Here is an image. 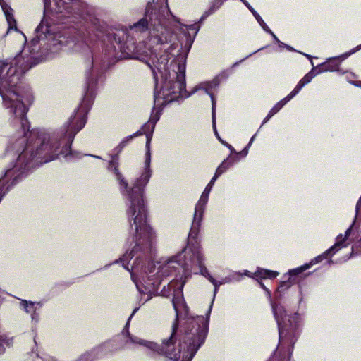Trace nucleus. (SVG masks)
<instances>
[{"mask_svg": "<svg viewBox=\"0 0 361 361\" xmlns=\"http://www.w3.org/2000/svg\"><path fill=\"white\" fill-rule=\"evenodd\" d=\"M259 25L263 28V30H265L267 32H271V30L268 27L267 25L265 23L264 21H263L262 24Z\"/></svg>", "mask_w": 361, "mask_h": 361, "instance_id": "cd10ccee", "label": "nucleus"}, {"mask_svg": "<svg viewBox=\"0 0 361 361\" xmlns=\"http://www.w3.org/2000/svg\"><path fill=\"white\" fill-rule=\"evenodd\" d=\"M39 302H28L26 300H21L20 305L27 313H33L35 312V305H39Z\"/></svg>", "mask_w": 361, "mask_h": 361, "instance_id": "aec40b11", "label": "nucleus"}, {"mask_svg": "<svg viewBox=\"0 0 361 361\" xmlns=\"http://www.w3.org/2000/svg\"><path fill=\"white\" fill-rule=\"evenodd\" d=\"M354 52H355V51H352L349 53L345 54L344 55L341 56V57H342L343 59H346L348 56H349L351 54H353Z\"/></svg>", "mask_w": 361, "mask_h": 361, "instance_id": "f704fd0d", "label": "nucleus"}, {"mask_svg": "<svg viewBox=\"0 0 361 361\" xmlns=\"http://www.w3.org/2000/svg\"><path fill=\"white\" fill-rule=\"evenodd\" d=\"M279 273L276 271L258 268L257 270L252 274L250 275L248 271H245V275L250 277L256 278L258 279H273L278 276Z\"/></svg>", "mask_w": 361, "mask_h": 361, "instance_id": "4468645a", "label": "nucleus"}, {"mask_svg": "<svg viewBox=\"0 0 361 361\" xmlns=\"http://www.w3.org/2000/svg\"><path fill=\"white\" fill-rule=\"evenodd\" d=\"M135 311H136V310H135L133 311V314H130V317H129L128 322H129L130 319H131V317H133V315L134 314V313L135 312ZM128 324V323H127V324Z\"/></svg>", "mask_w": 361, "mask_h": 361, "instance_id": "4c0bfd02", "label": "nucleus"}, {"mask_svg": "<svg viewBox=\"0 0 361 361\" xmlns=\"http://www.w3.org/2000/svg\"><path fill=\"white\" fill-rule=\"evenodd\" d=\"M245 5L248 3L246 0H240Z\"/></svg>", "mask_w": 361, "mask_h": 361, "instance_id": "79ce46f5", "label": "nucleus"}, {"mask_svg": "<svg viewBox=\"0 0 361 361\" xmlns=\"http://www.w3.org/2000/svg\"><path fill=\"white\" fill-rule=\"evenodd\" d=\"M305 56H306L307 57H308L309 59H311V58H312V56H310V55L305 54Z\"/></svg>", "mask_w": 361, "mask_h": 361, "instance_id": "a18cd8bd", "label": "nucleus"}, {"mask_svg": "<svg viewBox=\"0 0 361 361\" xmlns=\"http://www.w3.org/2000/svg\"><path fill=\"white\" fill-rule=\"evenodd\" d=\"M260 286L267 293V295L269 296V298H271V293L270 291L264 286V283H262V282L260 283Z\"/></svg>", "mask_w": 361, "mask_h": 361, "instance_id": "c756f323", "label": "nucleus"}, {"mask_svg": "<svg viewBox=\"0 0 361 361\" xmlns=\"http://www.w3.org/2000/svg\"><path fill=\"white\" fill-rule=\"evenodd\" d=\"M6 343V340L5 338L0 336V354L3 353L4 351V344Z\"/></svg>", "mask_w": 361, "mask_h": 361, "instance_id": "b1692460", "label": "nucleus"}, {"mask_svg": "<svg viewBox=\"0 0 361 361\" xmlns=\"http://www.w3.org/2000/svg\"><path fill=\"white\" fill-rule=\"evenodd\" d=\"M293 96H291V93H290L287 97L283 98L282 100L279 101L274 106V109H275L277 112L288 102H289Z\"/></svg>", "mask_w": 361, "mask_h": 361, "instance_id": "412c9836", "label": "nucleus"}, {"mask_svg": "<svg viewBox=\"0 0 361 361\" xmlns=\"http://www.w3.org/2000/svg\"><path fill=\"white\" fill-rule=\"evenodd\" d=\"M0 5L8 25L7 33L13 29L16 32V37L18 40L23 44L25 43L26 42V37L16 27V22L13 17V9L4 0H0Z\"/></svg>", "mask_w": 361, "mask_h": 361, "instance_id": "6e6552de", "label": "nucleus"}, {"mask_svg": "<svg viewBox=\"0 0 361 361\" xmlns=\"http://www.w3.org/2000/svg\"><path fill=\"white\" fill-rule=\"evenodd\" d=\"M180 28L181 30V32H184V29L182 25H180Z\"/></svg>", "mask_w": 361, "mask_h": 361, "instance_id": "37998d69", "label": "nucleus"}, {"mask_svg": "<svg viewBox=\"0 0 361 361\" xmlns=\"http://www.w3.org/2000/svg\"><path fill=\"white\" fill-rule=\"evenodd\" d=\"M277 113V111L274 109V107L270 110L268 115L265 118L264 123L267 122L269 119H270L275 114Z\"/></svg>", "mask_w": 361, "mask_h": 361, "instance_id": "5701e85b", "label": "nucleus"}, {"mask_svg": "<svg viewBox=\"0 0 361 361\" xmlns=\"http://www.w3.org/2000/svg\"><path fill=\"white\" fill-rule=\"evenodd\" d=\"M317 68L319 73L326 71H338V63L335 61L325 62L321 63Z\"/></svg>", "mask_w": 361, "mask_h": 361, "instance_id": "f3484780", "label": "nucleus"}, {"mask_svg": "<svg viewBox=\"0 0 361 361\" xmlns=\"http://www.w3.org/2000/svg\"><path fill=\"white\" fill-rule=\"evenodd\" d=\"M278 43L279 44V46H280V47H286V48H287L288 49H289V50H293V49H292L290 47H289V46H288V45H286V44H283V42H278Z\"/></svg>", "mask_w": 361, "mask_h": 361, "instance_id": "2f4dec72", "label": "nucleus"}, {"mask_svg": "<svg viewBox=\"0 0 361 361\" xmlns=\"http://www.w3.org/2000/svg\"><path fill=\"white\" fill-rule=\"evenodd\" d=\"M319 74L318 73V69L313 68L311 71H310L307 74H306L298 83L296 87L293 89V90L290 92L291 96L295 97L296 94L299 93L300 90L307 84H308L314 77L317 75Z\"/></svg>", "mask_w": 361, "mask_h": 361, "instance_id": "dca6fc26", "label": "nucleus"}, {"mask_svg": "<svg viewBox=\"0 0 361 361\" xmlns=\"http://www.w3.org/2000/svg\"><path fill=\"white\" fill-rule=\"evenodd\" d=\"M245 6L249 8V10L252 12V13H254V11H256L250 5L249 3H246Z\"/></svg>", "mask_w": 361, "mask_h": 361, "instance_id": "473e14b6", "label": "nucleus"}, {"mask_svg": "<svg viewBox=\"0 0 361 361\" xmlns=\"http://www.w3.org/2000/svg\"><path fill=\"white\" fill-rule=\"evenodd\" d=\"M319 74L318 73V69L313 68L311 71H310L307 74H306L298 83L296 87L293 89V90L290 92L291 96L295 97L296 94L299 93L300 90L307 84H308L314 77L317 75Z\"/></svg>", "mask_w": 361, "mask_h": 361, "instance_id": "2eb2a0df", "label": "nucleus"}, {"mask_svg": "<svg viewBox=\"0 0 361 361\" xmlns=\"http://www.w3.org/2000/svg\"><path fill=\"white\" fill-rule=\"evenodd\" d=\"M35 37L13 60H0V95L7 111L8 123L16 135L28 137L30 123L26 114L34 102L31 88L18 85L22 73L47 60L67 42L54 25L43 18L35 29Z\"/></svg>", "mask_w": 361, "mask_h": 361, "instance_id": "f03ea898", "label": "nucleus"}, {"mask_svg": "<svg viewBox=\"0 0 361 361\" xmlns=\"http://www.w3.org/2000/svg\"><path fill=\"white\" fill-rule=\"evenodd\" d=\"M361 204V197H360V200H359V202H357V209H358L359 207L360 206Z\"/></svg>", "mask_w": 361, "mask_h": 361, "instance_id": "e433bc0d", "label": "nucleus"}, {"mask_svg": "<svg viewBox=\"0 0 361 361\" xmlns=\"http://www.w3.org/2000/svg\"><path fill=\"white\" fill-rule=\"evenodd\" d=\"M157 116L151 117L149 121L143 126V132L146 134V154L144 166L140 175L134 180L130 185L123 176L119 173L118 164L111 161L109 169H114L116 180L118 183L119 190L124 198L126 207V216L130 225V231L135 234L136 245L130 253H125L120 261L123 268L130 271L128 263L133 257L135 250H141L144 252H151L157 242V235L152 227L147 221V211L144 202L145 188L152 176L151 154L149 144L152 139V133L154 130Z\"/></svg>", "mask_w": 361, "mask_h": 361, "instance_id": "7ed1b4c3", "label": "nucleus"}, {"mask_svg": "<svg viewBox=\"0 0 361 361\" xmlns=\"http://www.w3.org/2000/svg\"><path fill=\"white\" fill-rule=\"evenodd\" d=\"M216 85V83H214L213 82H202L200 85H197L195 87L193 88L192 91L191 92V94H194L198 90H203L205 93L208 94L211 97L212 103V123H213V128L215 131V133L216 135H218L216 126H215V109H216V101L212 93V89L213 87Z\"/></svg>", "mask_w": 361, "mask_h": 361, "instance_id": "9d476101", "label": "nucleus"}, {"mask_svg": "<svg viewBox=\"0 0 361 361\" xmlns=\"http://www.w3.org/2000/svg\"><path fill=\"white\" fill-rule=\"evenodd\" d=\"M226 145L230 148V149H231V151H233V150H234V149H233L231 145Z\"/></svg>", "mask_w": 361, "mask_h": 361, "instance_id": "ea45409f", "label": "nucleus"}, {"mask_svg": "<svg viewBox=\"0 0 361 361\" xmlns=\"http://www.w3.org/2000/svg\"><path fill=\"white\" fill-rule=\"evenodd\" d=\"M255 137V135H254V136H252V137H251V139H250V142H249V144H248L247 147H249L252 145V142L254 141Z\"/></svg>", "mask_w": 361, "mask_h": 361, "instance_id": "c9c22d12", "label": "nucleus"}, {"mask_svg": "<svg viewBox=\"0 0 361 361\" xmlns=\"http://www.w3.org/2000/svg\"><path fill=\"white\" fill-rule=\"evenodd\" d=\"M189 251H190L189 248H185L183 252H186V253H188Z\"/></svg>", "mask_w": 361, "mask_h": 361, "instance_id": "58836bf2", "label": "nucleus"}, {"mask_svg": "<svg viewBox=\"0 0 361 361\" xmlns=\"http://www.w3.org/2000/svg\"><path fill=\"white\" fill-rule=\"evenodd\" d=\"M269 33L273 37V38L274 39L275 41H276L277 42H280V41L279 40L277 37L275 35V34L271 30V32H269Z\"/></svg>", "mask_w": 361, "mask_h": 361, "instance_id": "72a5a7b5", "label": "nucleus"}, {"mask_svg": "<svg viewBox=\"0 0 361 361\" xmlns=\"http://www.w3.org/2000/svg\"><path fill=\"white\" fill-rule=\"evenodd\" d=\"M233 161L229 159L224 160L222 161V163L218 166L215 173L220 176L230 166H231L233 165Z\"/></svg>", "mask_w": 361, "mask_h": 361, "instance_id": "6ab92c4d", "label": "nucleus"}, {"mask_svg": "<svg viewBox=\"0 0 361 361\" xmlns=\"http://www.w3.org/2000/svg\"><path fill=\"white\" fill-rule=\"evenodd\" d=\"M245 5L248 3L246 0H240Z\"/></svg>", "mask_w": 361, "mask_h": 361, "instance_id": "a19ab883", "label": "nucleus"}, {"mask_svg": "<svg viewBox=\"0 0 361 361\" xmlns=\"http://www.w3.org/2000/svg\"><path fill=\"white\" fill-rule=\"evenodd\" d=\"M135 135L126 137L119 145L121 147H123L128 142H129Z\"/></svg>", "mask_w": 361, "mask_h": 361, "instance_id": "393cba45", "label": "nucleus"}, {"mask_svg": "<svg viewBox=\"0 0 361 361\" xmlns=\"http://www.w3.org/2000/svg\"><path fill=\"white\" fill-rule=\"evenodd\" d=\"M293 96H291V93H290L287 97L283 98L282 100L279 101L274 106V109H275L277 112L288 102H289Z\"/></svg>", "mask_w": 361, "mask_h": 361, "instance_id": "4be33fe9", "label": "nucleus"}, {"mask_svg": "<svg viewBox=\"0 0 361 361\" xmlns=\"http://www.w3.org/2000/svg\"><path fill=\"white\" fill-rule=\"evenodd\" d=\"M244 152H245V154H247V148H245V149H244Z\"/></svg>", "mask_w": 361, "mask_h": 361, "instance_id": "c03bdc74", "label": "nucleus"}, {"mask_svg": "<svg viewBox=\"0 0 361 361\" xmlns=\"http://www.w3.org/2000/svg\"><path fill=\"white\" fill-rule=\"evenodd\" d=\"M194 259L196 262H193L194 263H197L200 268V273L203 276L206 277L214 286V295L217 293L218 289L221 285L225 284L226 283H230L233 281L234 276H239L240 274H235L233 276H227L219 281L215 280V279L209 273L207 268L203 265V257L199 250H197L194 254Z\"/></svg>", "mask_w": 361, "mask_h": 361, "instance_id": "423d86ee", "label": "nucleus"}, {"mask_svg": "<svg viewBox=\"0 0 361 361\" xmlns=\"http://www.w3.org/2000/svg\"><path fill=\"white\" fill-rule=\"evenodd\" d=\"M212 187H213L212 185H211L208 183L202 193L209 195L212 190Z\"/></svg>", "mask_w": 361, "mask_h": 361, "instance_id": "bb28decb", "label": "nucleus"}, {"mask_svg": "<svg viewBox=\"0 0 361 361\" xmlns=\"http://www.w3.org/2000/svg\"><path fill=\"white\" fill-rule=\"evenodd\" d=\"M197 250L192 251L190 264L188 262L182 261L183 254L180 253L170 258L162 259L157 262L156 264H149L147 269L140 273L139 271V263L140 261L139 257H137L131 267V279L140 293L143 292V290L140 288L139 283L145 286L146 291L150 292L151 290L158 288L161 281L165 279L172 276L177 269L182 268L184 271V274L186 275L189 267L195 264L192 262H196L194 259L193 254Z\"/></svg>", "mask_w": 361, "mask_h": 361, "instance_id": "39448f33", "label": "nucleus"}, {"mask_svg": "<svg viewBox=\"0 0 361 361\" xmlns=\"http://www.w3.org/2000/svg\"><path fill=\"white\" fill-rule=\"evenodd\" d=\"M225 0H214L210 6V8L206 11L201 18V20H203L209 15L213 13L215 11L219 9L224 4Z\"/></svg>", "mask_w": 361, "mask_h": 361, "instance_id": "a211bd4d", "label": "nucleus"}, {"mask_svg": "<svg viewBox=\"0 0 361 361\" xmlns=\"http://www.w3.org/2000/svg\"><path fill=\"white\" fill-rule=\"evenodd\" d=\"M271 307L273 310L274 314L275 316V319L278 324L279 327V341L280 343H283V341L281 339V334H282V323L284 322L283 317L286 316L285 310L283 306L281 305H276L273 302H271Z\"/></svg>", "mask_w": 361, "mask_h": 361, "instance_id": "ddd939ff", "label": "nucleus"}, {"mask_svg": "<svg viewBox=\"0 0 361 361\" xmlns=\"http://www.w3.org/2000/svg\"><path fill=\"white\" fill-rule=\"evenodd\" d=\"M181 283L180 285V288L177 290H174L173 293V305L176 312V314H178V312L182 309L185 307V305L183 301V288L184 284L186 281V276L185 279L183 280V277L180 278Z\"/></svg>", "mask_w": 361, "mask_h": 361, "instance_id": "9b49d317", "label": "nucleus"}, {"mask_svg": "<svg viewBox=\"0 0 361 361\" xmlns=\"http://www.w3.org/2000/svg\"><path fill=\"white\" fill-rule=\"evenodd\" d=\"M180 22L169 10L168 0H152L145 16L130 27L133 34L143 39L135 47L137 58L152 70L156 85L161 90L154 95V105L159 107L181 97L185 92V61L192 39L185 33L173 37Z\"/></svg>", "mask_w": 361, "mask_h": 361, "instance_id": "f257e3e1", "label": "nucleus"}, {"mask_svg": "<svg viewBox=\"0 0 361 361\" xmlns=\"http://www.w3.org/2000/svg\"><path fill=\"white\" fill-rule=\"evenodd\" d=\"M309 268H310V264H305L300 267L290 269L288 273L290 277L288 279L287 281H283L281 283L278 291H280V289H283V288L285 289L288 288L294 283V280L292 277L302 274Z\"/></svg>", "mask_w": 361, "mask_h": 361, "instance_id": "f8f14e48", "label": "nucleus"}, {"mask_svg": "<svg viewBox=\"0 0 361 361\" xmlns=\"http://www.w3.org/2000/svg\"><path fill=\"white\" fill-rule=\"evenodd\" d=\"M138 135H142V133H140V134H138V133H137L136 134H135L134 135L135 136H137Z\"/></svg>", "mask_w": 361, "mask_h": 361, "instance_id": "49530a36", "label": "nucleus"}, {"mask_svg": "<svg viewBox=\"0 0 361 361\" xmlns=\"http://www.w3.org/2000/svg\"><path fill=\"white\" fill-rule=\"evenodd\" d=\"M114 342H109L105 344V347L107 348H114Z\"/></svg>", "mask_w": 361, "mask_h": 361, "instance_id": "7c9ffc66", "label": "nucleus"}, {"mask_svg": "<svg viewBox=\"0 0 361 361\" xmlns=\"http://www.w3.org/2000/svg\"><path fill=\"white\" fill-rule=\"evenodd\" d=\"M361 49V45L358 46L357 49Z\"/></svg>", "mask_w": 361, "mask_h": 361, "instance_id": "de8ad7c7", "label": "nucleus"}, {"mask_svg": "<svg viewBox=\"0 0 361 361\" xmlns=\"http://www.w3.org/2000/svg\"><path fill=\"white\" fill-rule=\"evenodd\" d=\"M211 308L212 307H209L206 318L203 316H197L190 321V324L192 327L190 331L185 332L184 341L179 344L178 348L174 347V336L177 328L176 324H174L170 338L167 340H164L161 347L154 342L130 335L127 331L123 346L121 348L115 347L111 351L128 348L130 345L134 347L142 346L154 352H160L173 361H178L180 358L181 353L183 354L181 361H191L204 342L208 328V318Z\"/></svg>", "mask_w": 361, "mask_h": 361, "instance_id": "20e7f679", "label": "nucleus"}, {"mask_svg": "<svg viewBox=\"0 0 361 361\" xmlns=\"http://www.w3.org/2000/svg\"><path fill=\"white\" fill-rule=\"evenodd\" d=\"M209 195L202 193L196 204L192 226L189 233L190 238H195L197 235L198 228L200 226V224L204 211V207L207 203Z\"/></svg>", "mask_w": 361, "mask_h": 361, "instance_id": "0eeeda50", "label": "nucleus"}, {"mask_svg": "<svg viewBox=\"0 0 361 361\" xmlns=\"http://www.w3.org/2000/svg\"><path fill=\"white\" fill-rule=\"evenodd\" d=\"M253 16H255V19L257 20L259 24H262V23L264 21L261 16L257 13V11H254Z\"/></svg>", "mask_w": 361, "mask_h": 361, "instance_id": "a878e982", "label": "nucleus"}, {"mask_svg": "<svg viewBox=\"0 0 361 361\" xmlns=\"http://www.w3.org/2000/svg\"><path fill=\"white\" fill-rule=\"evenodd\" d=\"M219 175H217V174L215 173L214 176H213V178L211 179V180H210V182L209 183V184L213 186V185H214V183H215V181H216V180L218 178V177H219Z\"/></svg>", "mask_w": 361, "mask_h": 361, "instance_id": "c85d7f7f", "label": "nucleus"}, {"mask_svg": "<svg viewBox=\"0 0 361 361\" xmlns=\"http://www.w3.org/2000/svg\"><path fill=\"white\" fill-rule=\"evenodd\" d=\"M32 319H35V316L33 314L32 315Z\"/></svg>", "mask_w": 361, "mask_h": 361, "instance_id": "09e8293b", "label": "nucleus"}, {"mask_svg": "<svg viewBox=\"0 0 361 361\" xmlns=\"http://www.w3.org/2000/svg\"><path fill=\"white\" fill-rule=\"evenodd\" d=\"M351 231V228H349L345 231L344 237H343L342 235H340L338 236L336 243L334 244V246H332L331 248H329L328 250H326L325 252H324L322 255H320L317 256V257L312 259L310 263H307V264H310V267L320 262H322L324 259L327 258L329 255H333L338 249H340L342 246L343 243L347 240L348 238L350 233Z\"/></svg>", "mask_w": 361, "mask_h": 361, "instance_id": "1a4fd4ad", "label": "nucleus"}]
</instances>
